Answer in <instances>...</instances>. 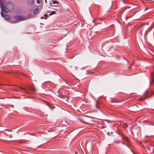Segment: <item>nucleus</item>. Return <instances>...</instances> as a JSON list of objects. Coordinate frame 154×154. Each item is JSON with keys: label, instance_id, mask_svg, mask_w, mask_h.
Returning a JSON list of instances; mask_svg holds the SVG:
<instances>
[{"label": "nucleus", "instance_id": "obj_1", "mask_svg": "<svg viewBox=\"0 0 154 154\" xmlns=\"http://www.w3.org/2000/svg\"><path fill=\"white\" fill-rule=\"evenodd\" d=\"M14 5L12 3L9 2H8L6 7L4 8L5 9V12L6 13H8L9 11H12L14 10Z\"/></svg>", "mask_w": 154, "mask_h": 154}, {"label": "nucleus", "instance_id": "obj_2", "mask_svg": "<svg viewBox=\"0 0 154 154\" xmlns=\"http://www.w3.org/2000/svg\"><path fill=\"white\" fill-rule=\"evenodd\" d=\"M14 18L17 21H22L25 20V17L22 16L15 15L14 16Z\"/></svg>", "mask_w": 154, "mask_h": 154}, {"label": "nucleus", "instance_id": "obj_3", "mask_svg": "<svg viewBox=\"0 0 154 154\" xmlns=\"http://www.w3.org/2000/svg\"><path fill=\"white\" fill-rule=\"evenodd\" d=\"M151 79L150 81V85H152L154 83V72H152L150 73Z\"/></svg>", "mask_w": 154, "mask_h": 154}, {"label": "nucleus", "instance_id": "obj_4", "mask_svg": "<svg viewBox=\"0 0 154 154\" xmlns=\"http://www.w3.org/2000/svg\"><path fill=\"white\" fill-rule=\"evenodd\" d=\"M0 7L2 9V11L1 12V16L2 17H4V15L3 14V13L2 12L3 11H5V9L3 7V6L2 5H0Z\"/></svg>", "mask_w": 154, "mask_h": 154}, {"label": "nucleus", "instance_id": "obj_5", "mask_svg": "<svg viewBox=\"0 0 154 154\" xmlns=\"http://www.w3.org/2000/svg\"><path fill=\"white\" fill-rule=\"evenodd\" d=\"M122 138L124 141L126 142L127 143H129V140L127 137L125 136H123L122 137Z\"/></svg>", "mask_w": 154, "mask_h": 154}, {"label": "nucleus", "instance_id": "obj_6", "mask_svg": "<svg viewBox=\"0 0 154 154\" xmlns=\"http://www.w3.org/2000/svg\"><path fill=\"white\" fill-rule=\"evenodd\" d=\"M39 10V8L38 7H36L35 8L33 11V13L34 14H36Z\"/></svg>", "mask_w": 154, "mask_h": 154}, {"label": "nucleus", "instance_id": "obj_7", "mask_svg": "<svg viewBox=\"0 0 154 154\" xmlns=\"http://www.w3.org/2000/svg\"><path fill=\"white\" fill-rule=\"evenodd\" d=\"M28 3L30 5H32L33 4L34 0H27Z\"/></svg>", "mask_w": 154, "mask_h": 154}, {"label": "nucleus", "instance_id": "obj_8", "mask_svg": "<svg viewBox=\"0 0 154 154\" xmlns=\"http://www.w3.org/2000/svg\"><path fill=\"white\" fill-rule=\"evenodd\" d=\"M4 17H5V19L6 20H9L10 18V15L8 14L5 15L4 16Z\"/></svg>", "mask_w": 154, "mask_h": 154}, {"label": "nucleus", "instance_id": "obj_9", "mask_svg": "<svg viewBox=\"0 0 154 154\" xmlns=\"http://www.w3.org/2000/svg\"><path fill=\"white\" fill-rule=\"evenodd\" d=\"M149 93V91H146L145 92V94L144 95V97H145V99L148 96V93Z\"/></svg>", "mask_w": 154, "mask_h": 154}, {"label": "nucleus", "instance_id": "obj_10", "mask_svg": "<svg viewBox=\"0 0 154 154\" xmlns=\"http://www.w3.org/2000/svg\"><path fill=\"white\" fill-rule=\"evenodd\" d=\"M154 27V23H153L152 24L151 26H150V27H149L148 30H150Z\"/></svg>", "mask_w": 154, "mask_h": 154}, {"label": "nucleus", "instance_id": "obj_11", "mask_svg": "<svg viewBox=\"0 0 154 154\" xmlns=\"http://www.w3.org/2000/svg\"><path fill=\"white\" fill-rule=\"evenodd\" d=\"M56 13V11H52L51 13L49 14V15H52L53 14H55Z\"/></svg>", "mask_w": 154, "mask_h": 154}, {"label": "nucleus", "instance_id": "obj_12", "mask_svg": "<svg viewBox=\"0 0 154 154\" xmlns=\"http://www.w3.org/2000/svg\"><path fill=\"white\" fill-rule=\"evenodd\" d=\"M58 2L57 1H53V4H58Z\"/></svg>", "mask_w": 154, "mask_h": 154}, {"label": "nucleus", "instance_id": "obj_13", "mask_svg": "<svg viewBox=\"0 0 154 154\" xmlns=\"http://www.w3.org/2000/svg\"><path fill=\"white\" fill-rule=\"evenodd\" d=\"M0 5H2L3 3V0H0Z\"/></svg>", "mask_w": 154, "mask_h": 154}, {"label": "nucleus", "instance_id": "obj_14", "mask_svg": "<svg viewBox=\"0 0 154 154\" xmlns=\"http://www.w3.org/2000/svg\"><path fill=\"white\" fill-rule=\"evenodd\" d=\"M37 2L38 4H40L41 3L40 0H37Z\"/></svg>", "mask_w": 154, "mask_h": 154}, {"label": "nucleus", "instance_id": "obj_15", "mask_svg": "<svg viewBox=\"0 0 154 154\" xmlns=\"http://www.w3.org/2000/svg\"><path fill=\"white\" fill-rule=\"evenodd\" d=\"M79 120L82 123H84V121H83L82 120H81V119H79Z\"/></svg>", "mask_w": 154, "mask_h": 154}, {"label": "nucleus", "instance_id": "obj_16", "mask_svg": "<svg viewBox=\"0 0 154 154\" xmlns=\"http://www.w3.org/2000/svg\"><path fill=\"white\" fill-rule=\"evenodd\" d=\"M9 137L11 138L12 137V135L11 134H10L9 135Z\"/></svg>", "mask_w": 154, "mask_h": 154}, {"label": "nucleus", "instance_id": "obj_17", "mask_svg": "<svg viewBox=\"0 0 154 154\" xmlns=\"http://www.w3.org/2000/svg\"><path fill=\"white\" fill-rule=\"evenodd\" d=\"M47 16H48V15H47V14H44V17H47Z\"/></svg>", "mask_w": 154, "mask_h": 154}, {"label": "nucleus", "instance_id": "obj_18", "mask_svg": "<svg viewBox=\"0 0 154 154\" xmlns=\"http://www.w3.org/2000/svg\"><path fill=\"white\" fill-rule=\"evenodd\" d=\"M44 18H45V17H44V16L41 17H40V18H41V19H44Z\"/></svg>", "mask_w": 154, "mask_h": 154}, {"label": "nucleus", "instance_id": "obj_19", "mask_svg": "<svg viewBox=\"0 0 154 154\" xmlns=\"http://www.w3.org/2000/svg\"><path fill=\"white\" fill-rule=\"evenodd\" d=\"M115 143H118L119 142L118 141H115Z\"/></svg>", "mask_w": 154, "mask_h": 154}, {"label": "nucleus", "instance_id": "obj_20", "mask_svg": "<svg viewBox=\"0 0 154 154\" xmlns=\"http://www.w3.org/2000/svg\"><path fill=\"white\" fill-rule=\"evenodd\" d=\"M32 91H35L33 89V88H32Z\"/></svg>", "mask_w": 154, "mask_h": 154}, {"label": "nucleus", "instance_id": "obj_21", "mask_svg": "<svg viewBox=\"0 0 154 154\" xmlns=\"http://www.w3.org/2000/svg\"><path fill=\"white\" fill-rule=\"evenodd\" d=\"M20 89H18V91H20Z\"/></svg>", "mask_w": 154, "mask_h": 154}, {"label": "nucleus", "instance_id": "obj_22", "mask_svg": "<svg viewBox=\"0 0 154 154\" xmlns=\"http://www.w3.org/2000/svg\"><path fill=\"white\" fill-rule=\"evenodd\" d=\"M122 144H125V143L124 142H122Z\"/></svg>", "mask_w": 154, "mask_h": 154}, {"label": "nucleus", "instance_id": "obj_23", "mask_svg": "<svg viewBox=\"0 0 154 154\" xmlns=\"http://www.w3.org/2000/svg\"><path fill=\"white\" fill-rule=\"evenodd\" d=\"M45 2L46 3L47 2V0H45Z\"/></svg>", "mask_w": 154, "mask_h": 154}, {"label": "nucleus", "instance_id": "obj_24", "mask_svg": "<svg viewBox=\"0 0 154 154\" xmlns=\"http://www.w3.org/2000/svg\"><path fill=\"white\" fill-rule=\"evenodd\" d=\"M93 33V32H90V33Z\"/></svg>", "mask_w": 154, "mask_h": 154}, {"label": "nucleus", "instance_id": "obj_25", "mask_svg": "<svg viewBox=\"0 0 154 154\" xmlns=\"http://www.w3.org/2000/svg\"><path fill=\"white\" fill-rule=\"evenodd\" d=\"M126 127H127V126L126 125Z\"/></svg>", "mask_w": 154, "mask_h": 154}]
</instances>
